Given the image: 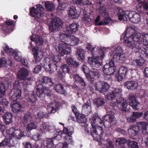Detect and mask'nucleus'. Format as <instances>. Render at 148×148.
Segmentation results:
<instances>
[{
	"mask_svg": "<svg viewBox=\"0 0 148 148\" xmlns=\"http://www.w3.org/2000/svg\"><path fill=\"white\" fill-rule=\"evenodd\" d=\"M114 112L112 110H107V114L103 116L102 118L103 122L99 117H92L90 119V121L92 126V127L90 128H89L88 125L85 124L86 122V119L84 115L79 113L78 115L75 116L77 122L79 123L84 124V125L85 127L86 130L88 134H90V133H88V131L89 130L90 132L91 129L92 127L95 128L98 127L97 125L98 124V122L101 124L103 123L106 128H108L112 126V123L114 120Z\"/></svg>",
	"mask_w": 148,
	"mask_h": 148,
	"instance_id": "nucleus-1",
	"label": "nucleus"
},
{
	"mask_svg": "<svg viewBox=\"0 0 148 148\" xmlns=\"http://www.w3.org/2000/svg\"><path fill=\"white\" fill-rule=\"evenodd\" d=\"M86 48L88 50L91 51L93 56L88 58V62L93 67L99 68L101 64L100 60L102 59L104 56V51L106 48L97 46H92L88 43Z\"/></svg>",
	"mask_w": 148,
	"mask_h": 148,
	"instance_id": "nucleus-2",
	"label": "nucleus"
},
{
	"mask_svg": "<svg viewBox=\"0 0 148 148\" xmlns=\"http://www.w3.org/2000/svg\"><path fill=\"white\" fill-rule=\"evenodd\" d=\"M88 131V133H90L89 130ZM90 133L95 140L99 142V145H103L106 148H114V145L110 139L105 140L102 138L104 133L102 127L98 126L95 128L92 127L91 129Z\"/></svg>",
	"mask_w": 148,
	"mask_h": 148,
	"instance_id": "nucleus-3",
	"label": "nucleus"
},
{
	"mask_svg": "<svg viewBox=\"0 0 148 148\" xmlns=\"http://www.w3.org/2000/svg\"><path fill=\"white\" fill-rule=\"evenodd\" d=\"M79 39L73 35H71L66 42H61L58 45V51L61 56L68 54L71 53V48L69 46H73L78 45Z\"/></svg>",
	"mask_w": 148,
	"mask_h": 148,
	"instance_id": "nucleus-4",
	"label": "nucleus"
},
{
	"mask_svg": "<svg viewBox=\"0 0 148 148\" xmlns=\"http://www.w3.org/2000/svg\"><path fill=\"white\" fill-rule=\"evenodd\" d=\"M127 18L130 21L134 23H138L141 20L140 16L135 11L129 12L123 11L122 9L119 10L118 18L119 20L127 21Z\"/></svg>",
	"mask_w": 148,
	"mask_h": 148,
	"instance_id": "nucleus-5",
	"label": "nucleus"
},
{
	"mask_svg": "<svg viewBox=\"0 0 148 148\" xmlns=\"http://www.w3.org/2000/svg\"><path fill=\"white\" fill-rule=\"evenodd\" d=\"M60 59L59 56H55L52 53H50L45 58V63L44 65L45 70L50 73H53L56 70L57 64Z\"/></svg>",
	"mask_w": 148,
	"mask_h": 148,
	"instance_id": "nucleus-6",
	"label": "nucleus"
},
{
	"mask_svg": "<svg viewBox=\"0 0 148 148\" xmlns=\"http://www.w3.org/2000/svg\"><path fill=\"white\" fill-rule=\"evenodd\" d=\"M21 91L20 90H15L14 94L11 96V99L13 101L11 103L12 110L15 113H17L21 111L22 106L18 102L16 101L21 97Z\"/></svg>",
	"mask_w": 148,
	"mask_h": 148,
	"instance_id": "nucleus-7",
	"label": "nucleus"
},
{
	"mask_svg": "<svg viewBox=\"0 0 148 148\" xmlns=\"http://www.w3.org/2000/svg\"><path fill=\"white\" fill-rule=\"evenodd\" d=\"M41 29L40 26L37 25L32 31V35L30 37V40L34 41L36 44L38 46L42 45L43 42L42 38L40 36L42 34Z\"/></svg>",
	"mask_w": 148,
	"mask_h": 148,
	"instance_id": "nucleus-8",
	"label": "nucleus"
},
{
	"mask_svg": "<svg viewBox=\"0 0 148 148\" xmlns=\"http://www.w3.org/2000/svg\"><path fill=\"white\" fill-rule=\"evenodd\" d=\"M44 7L42 5L39 4L36 5V8L32 7L30 9V15L37 19L40 18L44 15Z\"/></svg>",
	"mask_w": 148,
	"mask_h": 148,
	"instance_id": "nucleus-9",
	"label": "nucleus"
},
{
	"mask_svg": "<svg viewBox=\"0 0 148 148\" xmlns=\"http://www.w3.org/2000/svg\"><path fill=\"white\" fill-rule=\"evenodd\" d=\"M116 69L114 61L111 60L104 66L103 71L105 74L110 75L114 74Z\"/></svg>",
	"mask_w": 148,
	"mask_h": 148,
	"instance_id": "nucleus-10",
	"label": "nucleus"
},
{
	"mask_svg": "<svg viewBox=\"0 0 148 148\" xmlns=\"http://www.w3.org/2000/svg\"><path fill=\"white\" fill-rule=\"evenodd\" d=\"M3 49L5 53L8 55H14V58L17 61H20L22 59L20 52L17 50L14 51L12 49L9 48V46L6 44L4 45Z\"/></svg>",
	"mask_w": 148,
	"mask_h": 148,
	"instance_id": "nucleus-11",
	"label": "nucleus"
},
{
	"mask_svg": "<svg viewBox=\"0 0 148 148\" xmlns=\"http://www.w3.org/2000/svg\"><path fill=\"white\" fill-rule=\"evenodd\" d=\"M62 24V21L58 17L52 19L49 26V30L51 32H54L59 30Z\"/></svg>",
	"mask_w": 148,
	"mask_h": 148,
	"instance_id": "nucleus-12",
	"label": "nucleus"
},
{
	"mask_svg": "<svg viewBox=\"0 0 148 148\" xmlns=\"http://www.w3.org/2000/svg\"><path fill=\"white\" fill-rule=\"evenodd\" d=\"M30 48H32V50L34 56L35 61L36 62H39L42 59L43 57L42 52L39 49L37 46L34 47L32 42L30 43Z\"/></svg>",
	"mask_w": 148,
	"mask_h": 148,
	"instance_id": "nucleus-13",
	"label": "nucleus"
},
{
	"mask_svg": "<svg viewBox=\"0 0 148 148\" xmlns=\"http://www.w3.org/2000/svg\"><path fill=\"white\" fill-rule=\"evenodd\" d=\"M8 136L12 138V137L16 139H20L24 136L22 130L19 129H15L11 128L8 130Z\"/></svg>",
	"mask_w": 148,
	"mask_h": 148,
	"instance_id": "nucleus-14",
	"label": "nucleus"
},
{
	"mask_svg": "<svg viewBox=\"0 0 148 148\" xmlns=\"http://www.w3.org/2000/svg\"><path fill=\"white\" fill-rule=\"evenodd\" d=\"M56 130L55 126L50 125L47 122H43L40 125V127L38 128L39 132L42 133H45L47 131L50 132H55Z\"/></svg>",
	"mask_w": 148,
	"mask_h": 148,
	"instance_id": "nucleus-15",
	"label": "nucleus"
},
{
	"mask_svg": "<svg viewBox=\"0 0 148 148\" xmlns=\"http://www.w3.org/2000/svg\"><path fill=\"white\" fill-rule=\"evenodd\" d=\"M95 89L100 93L106 92L110 87V85L107 82L100 81L97 82L95 85Z\"/></svg>",
	"mask_w": 148,
	"mask_h": 148,
	"instance_id": "nucleus-16",
	"label": "nucleus"
},
{
	"mask_svg": "<svg viewBox=\"0 0 148 148\" xmlns=\"http://www.w3.org/2000/svg\"><path fill=\"white\" fill-rule=\"evenodd\" d=\"M47 110L49 113H55L60 106V103L55 101L47 104Z\"/></svg>",
	"mask_w": 148,
	"mask_h": 148,
	"instance_id": "nucleus-17",
	"label": "nucleus"
},
{
	"mask_svg": "<svg viewBox=\"0 0 148 148\" xmlns=\"http://www.w3.org/2000/svg\"><path fill=\"white\" fill-rule=\"evenodd\" d=\"M5 85L3 83L0 84V103L3 106H8L9 102L5 98H1L5 94Z\"/></svg>",
	"mask_w": 148,
	"mask_h": 148,
	"instance_id": "nucleus-18",
	"label": "nucleus"
},
{
	"mask_svg": "<svg viewBox=\"0 0 148 148\" xmlns=\"http://www.w3.org/2000/svg\"><path fill=\"white\" fill-rule=\"evenodd\" d=\"M69 17L70 18H77L79 16V13L74 6L69 8L68 11Z\"/></svg>",
	"mask_w": 148,
	"mask_h": 148,
	"instance_id": "nucleus-19",
	"label": "nucleus"
},
{
	"mask_svg": "<svg viewBox=\"0 0 148 148\" xmlns=\"http://www.w3.org/2000/svg\"><path fill=\"white\" fill-rule=\"evenodd\" d=\"M121 90L120 88H115L113 90L110 91L107 95V99L109 100H112L116 97L121 95Z\"/></svg>",
	"mask_w": 148,
	"mask_h": 148,
	"instance_id": "nucleus-20",
	"label": "nucleus"
},
{
	"mask_svg": "<svg viewBox=\"0 0 148 148\" xmlns=\"http://www.w3.org/2000/svg\"><path fill=\"white\" fill-rule=\"evenodd\" d=\"M79 25L77 23H73L66 27L67 32L69 34H75L77 31Z\"/></svg>",
	"mask_w": 148,
	"mask_h": 148,
	"instance_id": "nucleus-21",
	"label": "nucleus"
},
{
	"mask_svg": "<svg viewBox=\"0 0 148 148\" xmlns=\"http://www.w3.org/2000/svg\"><path fill=\"white\" fill-rule=\"evenodd\" d=\"M117 103L119 107H120L122 111L127 112L128 110L127 109L128 105L127 101L123 98H121L116 100Z\"/></svg>",
	"mask_w": 148,
	"mask_h": 148,
	"instance_id": "nucleus-22",
	"label": "nucleus"
},
{
	"mask_svg": "<svg viewBox=\"0 0 148 148\" xmlns=\"http://www.w3.org/2000/svg\"><path fill=\"white\" fill-rule=\"evenodd\" d=\"M29 75V71L24 68H21L18 72L17 77L20 80H25Z\"/></svg>",
	"mask_w": 148,
	"mask_h": 148,
	"instance_id": "nucleus-23",
	"label": "nucleus"
},
{
	"mask_svg": "<svg viewBox=\"0 0 148 148\" xmlns=\"http://www.w3.org/2000/svg\"><path fill=\"white\" fill-rule=\"evenodd\" d=\"M139 127L140 126H138V123L136 126H131L128 130L129 134L132 136H136L140 129Z\"/></svg>",
	"mask_w": 148,
	"mask_h": 148,
	"instance_id": "nucleus-24",
	"label": "nucleus"
},
{
	"mask_svg": "<svg viewBox=\"0 0 148 148\" xmlns=\"http://www.w3.org/2000/svg\"><path fill=\"white\" fill-rule=\"evenodd\" d=\"M102 0H99L97 4L98 6H100L99 9V11L100 14L104 17H108V13L105 7H104L103 5L102 4Z\"/></svg>",
	"mask_w": 148,
	"mask_h": 148,
	"instance_id": "nucleus-25",
	"label": "nucleus"
},
{
	"mask_svg": "<svg viewBox=\"0 0 148 148\" xmlns=\"http://www.w3.org/2000/svg\"><path fill=\"white\" fill-rule=\"evenodd\" d=\"M124 86L128 89L133 90L136 89L138 86V83L137 82L134 81H129L125 82Z\"/></svg>",
	"mask_w": 148,
	"mask_h": 148,
	"instance_id": "nucleus-26",
	"label": "nucleus"
},
{
	"mask_svg": "<svg viewBox=\"0 0 148 148\" xmlns=\"http://www.w3.org/2000/svg\"><path fill=\"white\" fill-rule=\"evenodd\" d=\"M40 134L38 133L36 135H34L32 136V138L36 141L35 146L36 148H40L41 146L43 141H44L40 138Z\"/></svg>",
	"mask_w": 148,
	"mask_h": 148,
	"instance_id": "nucleus-27",
	"label": "nucleus"
},
{
	"mask_svg": "<svg viewBox=\"0 0 148 148\" xmlns=\"http://www.w3.org/2000/svg\"><path fill=\"white\" fill-rule=\"evenodd\" d=\"M129 104L134 109H137V106L139 104L138 102L136 101V97L134 95H132L129 97Z\"/></svg>",
	"mask_w": 148,
	"mask_h": 148,
	"instance_id": "nucleus-28",
	"label": "nucleus"
},
{
	"mask_svg": "<svg viewBox=\"0 0 148 148\" xmlns=\"http://www.w3.org/2000/svg\"><path fill=\"white\" fill-rule=\"evenodd\" d=\"M2 116L5 124L8 125L12 122L13 115L12 113L7 112L3 114Z\"/></svg>",
	"mask_w": 148,
	"mask_h": 148,
	"instance_id": "nucleus-29",
	"label": "nucleus"
},
{
	"mask_svg": "<svg viewBox=\"0 0 148 148\" xmlns=\"http://www.w3.org/2000/svg\"><path fill=\"white\" fill-rule=\"evenodd\" d=\"M5 26L3 27V29L6 33H8L13 30L12 28L11 25L13 24L12 21L10 19L7 20L6 21Z\"/></svg>",
	"mask_w": 148,
	"mask_h": 148,
	"instance_id": "nucleus-30",
	"label": "nucleus"
},
{
	"mask_svg": "<svg viewBox=\"0 0 148 148\" xmlns=\"http://www.w3.org/2000/svg\"><path fill=\"white\" fill-rule=\"evenodd\" d=\"M42 79V82L43 84H45V87L46 88H50L53 84V83L50 78L43 76Z\"/></svg>",
	"mask_w": 148,
	"mask_h": 148,
	"instance_id": "nucleus-31",
	"label": "nucleus"
},
{
	"mask_svg": "<svg viewBox=\"0 0 148 148\" xmlns=\"http://www.w3.org/2000/svg\"><path fill=\"white\" fill-rule=\"evenodd\" d=\"M70 35L67 32V31L60 32L59 34L60 40L62 41L61 42H66V41L69 40Z\"/></svg>",
	"mask_w": 148,
	"mask_h": 148,
	"instance_id": "nucleus-32",
	"label": "nucleus"
},
{
	"mask_svg": "<svg viewBox=\"0 0 148 148\" xmlns=\"http://www.w3.org/2000/svg\"><path fill=\"white\" fill-rule=\"evenodd\" d=\"M23 128H22V130L24 132H28L37 128L36 125L34 123H31L26 125H23Z\"/></svg>",
	"mask_w": 148,
	"mask_h": 148,
	"instance_id": "nucleus-33",
	"label": "nucleus"
},
{
	"mask_svg": "<svg viewBox=\"0 0 148 148\" xmlns=\"http://www.w3.org/2000/svg\"><path fill=\"white\" fill-rule=\"evenodd\" d=\"M32 120V114L30 112H27L25 114L21 121L22 123H23V126L31 121Z\"/></svg>",
	"mask_w": 148,
	"mask_h": 148,
	"instance_id": "nucleus-34",
	"label": "nucleus"
},
{
	"mask_svg": "<svg viewBox=\"0 0 148 148\" xmlns=\"http://www.w3.org/2000/svg\"><path fill=\"white\" fill-rule=\"evenodd\" d=\"M94 104L97 107L102 106L105 103V100L102 97H99L96 98L93 100Z\"/></svg>",
	"mask_w": 148,
	"mask_h": 148,
	"instance_id": "nucleus-35",
	"label": "nucleus"
},
{
	"mask_svg": "<svg viewBox=\"0 0 148 148\" xmlns=\"http://www.w3.org/2000/svg\"><path fill=\"white\" fill-rule=\"evenodd\" d=\"M25 98L28 99V101L32 103H34L36 100V96L32 91L30 92L28 96H26Z\"/></svg>",
	"mask_w": 148,
	"mask_h": 148,
	"instance_id": "nucleus-36",
	"label": "nucleus"
},
{
	"mask_svg": "<svg viewBox=\"0 0 148 148\" xmlns=\"http://www.w3.org/2000/svg\"><path fill=\"white\" fill-rule=\"evenodd\" d=\"M74 79L75 83L82 86H86V83L84 79L77 74L74 75Z\"/></svg>",
	"mask_w": 148,
	"mask_h": 148,
	"instance_id": "nucleus-37",
	"label": "nucleus"
},
{
	"mask_svg": "<svg viewBox=\"0 0 148 148\" xmlns=\"http://www.w3.org/2000/svg\"><path fill=\"white\" fill-rule=\"evenodd\" d=\"M72 3L81 5H91L92 2H90L88 0H72Z\"/></svg>",
	"mask_w": 148,
	"mask_h": 148,
	"instance_id": "nucleus-38",
	"label": "nucleus"
},
{
	"mask_svg": "<svg viewBox=\"0 0 148 148\" xmlns=\"http://www.w3.org/2000/svg\"><path fill=\"white\" fill-rule=\"evenodd\" d=\"M54 89L58 93L63 94L65 92V90L62 84H59L54 85Z\"/></svg>",
	"mask_w": 148,
	"mask_h": 148,
	"instance_id": "nucleus-39",
	"label": "nucleus"
},
{
	"mask_svg": "<svg viewBox=\"0 0 148 148\" xmlns=\"http://www.w3.org/2000/svg\"><path fill=\"white\" fill-rule=\"evenodd\" d=\"M85 52V51L82 49H79L77 50V56L79 60L83 61L84 60Z\"/></svg>",
	"mask_w": 148,
	"mask_h": 148,
	"instance_id": "nucleus-40",
	"label": "nucleus"
},
{
	"mask_svg": "<svg viewBox=\"0 0 148 148\" xmlns=\"http://www.w3.org/2000/svg\"><path fill=\"white\" fill-rule=\"evenodd\" d=\"M138 126H141L142 132L144 134H148V124L144 122H138Z\"/></svg>",
	"mask_w": 148,
	"mask_h": 148,
	"instance_id": "nucleus-41",
	"label": "nucleus"
},
{
	"mask_svg": "<svg viewBox=\"0 0 148 148\" xmlns=\"http://www.w3.org/2000/svg\"><path fill=\"white\" fill-rule=\"evenodd\" d=\"M111 50L112 51V54H113V56L122 53V49L120 46H114L111 48Z\"/></svg>",
	"mask_w": 148,
	"mask_h": 148,
	"instance_id": "nucleus-42",
	"label": "nucleus"
},
{
	"mask_svg": "<svg viewBox=\"0 0 148 148\" xmlns=\"http://www.w3.org/2000/svg\"><path fill=\"white\" fill-rule=\"evenodd\" d=\"M91 75L92 78H93V79L92 80L91 79H88L90 80L91 82L94 81L93 77H92V76H95L97 77H99L100 75V73L98 70L96 69H93L90 71L89 73Z\"/></svg>",
	"mask_w": 148,
	"mask_h": 148,
	"instance_id": "nucleus-43",
	"label": "nucleus"
},
{
	"mask_svg": "<svg viewBox=\"0 0 148 148\" xmlns=\"http://www.w3.org/2000/svg\"><path fill=\"white\" fill-rule=\"evenodd\" d=\"M66 60L67 64L71 65L74 67H77L79 65V63L76 62L74 59L70 57H67Z\"/></svg>",
	"mask_w": 148,
	"mask_h": 148,
	"instance_id": "nucleus-44",
	"label": "nucleus"
},
{
	"mask_svg": "<svg viewBox=\"0 0 148 148\" xmlns=\"http://www.w3.org/2000/svg\"><path fill=\"white\" fill-rule=\"evenodd\" d=\"M43 86L41 84H38L36 87V94L38 97H41L44 92Z\"/></svg>",
	"mask_w": 148,
	"mask_h": 148,
	"instance_id": "nucleus-45",
	"label": "nucleus"
},
{
	"mask_svg": "<svg viewBox=\"0 0 148 148\" xmlns=\"http://www.w3.org/2000/svg\"><path fill=\"white\" fill-rule=\"evenodd\" d=\"M64 138L65 143H63L67 145L68 147V144L71 145L74 144V141L73 140L72 137L71 136L69 135H66L64 136Z\"/></svg>",
	"mask_w": 148,
	"mask_h": 148,
	"instance_id": "nucleus-46",
	"label": "nucleus"
},
{
	"mask_svg": "<svg viewBox=\"0 0 148 148\" xmlns=\"http://www.w3.org/2000/svg\"><path fill=\"white\" fill-rule=\"evenodd\" d=\"M88 68L86 65H84L82 66V70L84 72V73L85 74L86 76L88 79H91L92 80L93 79V78H92L91 76V75L88 73L89 70Z\"/></svg>",
	"mask_w": 148,
	"mask_h": 148,
	"instance_id": "nucleus-47",
	"label": "nucleus"
},
{
	"mask_svg": "<svg viewBox=\"0 0 148 148\" xmlns=\"http://www.w3.org/2000/svg\"><path fill=\"white\" fill-rule=\"evenodd\" d=\"M113 58H115L116 60L119 62L120 61L124 60L125 59V55L124 53H121L118 54L114 55Z\"/></svg>",
	"mask_w": 148,
	"mask_h": 148,
	"instance_id": "nucleus-48",
	"label": "nucleus"
},
{
	"mask_svg": "<svg viewBox=\"0 0 148 148\" xmlns=\"http://www.w3.org/2000/svg\"><path fill=\"white\" fill-rule=\"evenodd\" d=\"M45 8L49 11H53L54 8V4L51 2L46 1L45 2Z\"/></svg>",
	"mask_w": 148,
	"mask_h": 148,
	"instance_id": "nucleus-49",
	"label": "nucleus"
},
{
	"mask_svg": "<svg viewBox=\"0 0 148 148\" xmlns=\"http://www.w3.org/2000/svg\"><path fill=\"white\" fill-rule=\"evenodd\" d=\"M6 137L5 138L3 141L1 143H0V147L3 146L8 145L10 147L13 146V145H11L10 143V138H7V137H10L8 136H5Z\"/></svg>",
	"mask_w": 148,
	"mask_h": 148,
	"instance_id": "nucleus-50",
	"label": "nucleus"
},
{
	"mask_svg": "<svg viewBox=\"0 0 148 148\" xmlns=\"http://www.w3.org/2000/svg\"><path fill=\"white\" fill-rule=\"evenodd\" d=\"M115 142L119 143V145H120L122 144L124 145L127 142V139L123 137H120L116 138L114 139Z\"/></svg>",
	"mask_w": 148,
	"mask_h": 148,
	"instance_id": "nucleus-51",
	"label": "nucleus"
},
{
	"mask_svg": "<svg viewBox=\"0 0 148 148\" xmlns=\"http://www.w3.org/2000/svg\"><path fill=\"white\" fill-rule=\"evenodd\" d=\"M8 130H6V127L4 124L0 123V131L2 132L3 135L7 136L8 133Z\"/></svg>",
	"mask_w": 148,
	"mask_h": 148,
	"instance_id": "nucleus-52",
	"label": "nucleus"
},
{
	"mask_svg": "<svg viewBox=\"0 0 148 148\" xmlns=\"http://www.w3.org/2000/svg\"><path fill=\"white\" fill-rule=\"evenodd\" d=\"M128 146L129 148H138V143L133 141H128Z\"/></svg>",
	"mask_w": 148,
	"mask_h": 148,
	"instance_id": "nucleus-53",
	"label": "nucleus"
},
{
	"mask_svg": "<svg viewBox=\"0 0 148 148\" xmlns=\"http://www.w3.org/2000/svg\"><path fill=\"white\" fill-rule=\"evenodd\" d=\"M45 141L46 142L47 145L46 146L47 148H53L54 146L53 138H49Z\"/></svg>",
	"mask_w": 148,
	"mask_h": 148,
	"instance_id": "nucleus-54",
	"label": "nucleus"
},
{
	"mask_svg": "<svg viewBox=\"0 0 148 148\" xmlns=\"http://www.w3.org/2000/svg\"><path fill=\"white\" fill-rule=\"evenodd\" d=\"M61 69L63 72L65 73H68L70 71V68L67 64H64L61 65L60 66Z\"/></svg>",
	"mask_w": 148,
	"mask_h": 148,
	"instance_id": "nucleus-55",
	"label": "nucleus"
},
{
	"mask_svg": "<svg viewBox=\"0 0 148 148\" xmlns=\"http://www.w3.org/2000/svg\"><path fill=\"white\" fill-rule=\"evenodd\" d=\"M66 6L67 4L65 3H59V5L57 8V11L58 12H61L62 11L65 10Z\"/></svg>",
	"mask_w": 148,
	"mask_h": 148,
	"instance_id": "nucleus-56",
	"label": "nucleus"
},
{
	"mask_svg": "<svg viewBox=\"0 0 148 148\" xmlns=\"http://www.w3.org/2000/svg\"><path fill=\"white\" fill-rule=\"evenodd\" d=\"M128 70L127 68L124 66H121L119 71V73H120L121 74H123V75L125 76Z\"/></svg>",
	"mask_w": 148,
	"mask_h": 148,
	"instance_id": "nucleus-57",
	"label": "nucleus"
},
{
	"mask_svg": "<svg viewBox=\"0 0 148 148\" xmlns=\"http://www.w3.org/2000/svg\"><path fill=\"white\" fill-rule=\"evenodd\" d=\"M23 82V86L24 88H26L28 85L31 84L32 81L31 79L29 78L25 79Z\"/></svg>",
	"mask_w": 148,
	"mask_h": 148,
	"instance_id": "nucleus-58",
	"label": "nucleus"
},
{
	"mask_svg": "<svg viewBox=\"0 0 148 148\" xmlns=\"http://www.w3.org/2000/svg\"><path fill=\"white\" fill-rule=\"evenodd\" d=\"M137 66H141L145 64V60L144 59H137L135 60Z\"/></svg>",
	"mask_w": 148,
	"mask_h": 148,
	"instance_id": "nucleus-59",
	"label": "nucleus"
},
{
	"mask_svg": "<svg viewBox=\"0 0 148 148\" xmlns=\"http://www.w3.org/2000/svg\"><path fill=\"white\" fill-rule=\"evenodd\" d=\"M138 2L141 4V5H142L143 8L146 9H148V3H147L144 2L143 1L141 0H137Z\"/></svg>",
	"mask_w": 148,
	"mask_h": 148,
	"instance_id": "nucleus-60",
	"label": "nucleus"
},
{
	"mask_svg": "<svg viewBox=\"0 0 148 148\" xmlns=\"http://www.w3.org/2000/svg\"><path fill=\"white\" fill-rule=\"evenodd\" d=\"M90 108L89 104L86 103L83 106L82 110L84 111L88 112L89 111Z\"/></svg>",
	"mask_w": 148,
	"mask_h": 148,
	"instance_id": "nucleus-61",
	"label": "nucleus"
},
{
	"mask_svg": "<svg viewBox=\"0 0 148 148\" xmlns=\"http://www.w3.org/2000/svg\"><path fill=\"white\" fill-rule=\"evenodd\" d=\"M6 64L7 61L5 58H0V68L3 66H5Z\"/></svg>",
	"mask_w": 148,
	"mask_h": 148,
	"instance_id": "nucleus-62",
	"label": "nucleus"
},
{
	"mask_svg": "<svg viewBox=\"0 0 148 148\" xmlns=\"http://www.w3.org/2000/svg\"><path fill=\"white\" fill-rule=\"evenodd\" d=\"M143 114V113L141 112H134L133 113L132 115L133 116H134L135 119H138L141 117Z\"/></svg>",
	"mask_w": 148,
	"mask_h": 148,
	"instance_id": "nucleus-63",
	"label": "nucleus"
},
{
	"mask_svg": "<svg viewBox=\"0 0 148 148\" xmlns=\"http://www.w3.org/2000/svg\"><path fill=\"white\" fill-rule=\"evenodd\" d=\"M55 148H68V147L67 145L63 143H59L56 146Z\"/></svg>",
	"mask_w": 148,
	"mask_h": 148,
	"instance_id": "nucleus-64",
	"label": "nucleus"
}]
</instances>
